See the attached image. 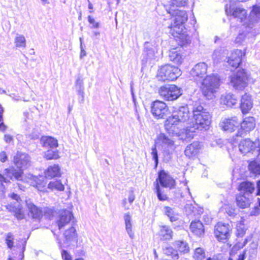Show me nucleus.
<instances>
[{"instance_id": "1", "label": "nucleus", "mask_w": 260, "mask_h": 260, "mask_svg": "<svg viewBox=\"0 0 260 260\" xmlns=\"http://www.w3.org/2000/svg\"><path fill=\"white\" fill-rule=\"evenodd\" d=\"M195 123L192 122L185 128L182 129V124L172 116L166 121V131L172 136H178L182 140H190L197 131H206L211 122V115L202 105L194 106L192 109Z\"/></svg>"}, {"instance_id": "2", "label": "nucleus", "mask_w": 260, "mask_h": 260, "mask_svg": "<svg viewBox=\"0 0 260 260\" xmlns=\"http://www.w3.org/2000/svg\"><path fill=\"white\" fill-rule=\"evenodd\" d=\"M188 0H170L168 4L164 6L167 12L175 17L174 23L167 27V32L174 37L181 38L183 34L184 24L187 20V15L185 11L179 10L177 8L184 6Z\"/></svg>"}, {"instance_id": "3", "label": "nucleus", "mask_w": 260, "mask_h": 260, "mask_svg": "<svg viewBox=\"0 0 260 260\" xmlns=\"http://www.w3.org/2000/svg\"><path fill=\"white\" fill-rule=\"evenodd\" d=\"M249 22L248 23H244L245 30L244 32H240L235 39V42L237 44H241L243 42H245L246 40H253V38L259 33V30L255 28H253L254 23L260 21V6H254L249 16Z\"/></svg>"}, {"instance_id": "4", "label": "nucleus", "mask_w": 260, "mask_h": 260, "mask_svg": "<svg viewBox=\"0 0 260 260\" xmlns=\"http://www.w3.org/2000/svg\"><path fill=\"white\" fill-rule=\"evenodd\" d=\"M220 85V79L217 75L207 76L202 83L201 89L205 96L211 98Z\"/></svg>"}, {"instance_id": "5", "label": "nucleus", "mask_w": 260, "mask_h": 260, "mask_svg": "<svg viewBox=\"0 0 260 260\" xmlns=\"http://www.w3.org/2000/svg\"><path fill=\"white\" fill-rule=\"evenodd\" d=\"M181 75V70L169 64L161 67L157 71V78L161 81H174Z\"/></svg>"}, {"instance_id": "6", "label": "nucleus", "mask_w": 260, "mask_h": 260, "mask_svg": "<svg viewBox=\"0 0 260 260\" xmlns=\"http://www.w3.org/2000/svg\"><path fill=\"white\" fill-rule=\"evenodd\" d=\"M231 85L237 90H243L248 84V75L244 69H240L230 77Z\"/></svg>"}, {"instance_id": "7", "label": "nucleus", "mask_w": 260, "mask_h": 260, "mask_svg": "<svg viewBox=\"0 0 260 260\" xmlns=\"http://www.w3.org/2000/svg\"><path fill=\"white\" fill-rule=\"evenodd\" d=\"M198 105H195V106ZM194 106V105L193 107ZM192 109L193 108H192L191 112H190L187 105L181 106L173 112L172 116L175 118L182 124L185 122H188L187 125H189L192 122L196 123L193 116Z\"/></svg>"}, {"instance_id": "8", "label": "nucleus", "mask_w": 260, "mask_h": 260, "mask_svg": "<svg viewBox=\"0 0 260 260\" xmlns=\"http://www.w3.org/2000/svg\"><path fill=\"white\" fill-rule=\"evenodd\" d=\"M160 96L165 100L172 101L177 100L181 94V89L175 85H168L160 87Z\"/></svg>"}, {"instance_id": "9", "label": "nucleus", "mask_w": 260, "mask_h": 260, "mask_svg": "<svg viewBox=\"0 0 260 260\" xmlns=\"http://www.w3.org/2000/svg\"><path fill=\"white\" fill-rule=\"evenodd\" d=\"M240 128L238 129L237 133L233 136L232 141H237L236 138L243 137L252 131L255 126V120L253 117L249 116L245 117L242 122H240Z\"/></svg>"}, {"instance_id": "10", "label": "nucleus", "mask_w": 260, "mask_h": 260, "mask_svg": "<svg viewBox=\"0 0 260 260\" xmlns=\"http://www.w3.org/2000/svg\"><path fill=\"white\" fill-rule=\"evenodd\" d=\"M9 196L14 201L6 206L7 209L9 212L14 213L15 216L18 219H23L24 214L22 210L21 200L20 197L15 193L10 194Z\"/></svg>"}, {"instance_id": "11", "label": "nucleus", "mask_w": 260, "mask_h": 260, "mask_svg": "<svg viewBox=\"0 0 260 260\" xmlns=\"http://www.w3.org/2000/svg\"><path fill=\"white\" fill-rule=\"evenodd\" d=\"M231 231V226L229 224L218 222L215 226V236L219 241L224 242L230 237Z\"/></svg>"}, {"instance_id": "12", "label": "nucleus", "mask_w": 260, "mask_h": 260, "mask_svg": "<svg viewBox=\"0 0 260 260\" xmlns=\"http://www.w3.org/2000/svg\"><path fill=\"white\" fill-rule=\"evenodd\" d=\"M240 121L237 116L223 118L221 120L219 126L224 131L232 133L235 131L240 125Z\"/></svg>"}, {"instance_id": "13", "label": "nucleus", "mask_w": 260, "mask_h": 260, "mask_svg": "<svg viewBox=\"0 0 260 260\" xmlns=\"http://www.w3.org/2000/svg\"><path fill=\"white\" fill-rule=\"evenodd\" d=\"M151 113L157 118H164L168 113V108L164 102L157 100L151 105Z\"/></svg>"}, {"instance_id": "14", "label": "nucleus", "mask_w": 260, "mask_h": 260, "mask_svg": "<svg viewBox=\"0 0 260 260\" xmlns=\"http://www.w3.org/2000/svg\"><path fill=\"white\" fill-rule=\"evenodd\" d=\"M156 182L164 187L170 189L174 188L175 186V180L164 170L159 172L155 183Z\"/></svg>"}, {"instance_id": "15", "label": "nucleus", "mask_w": 260, "mask_h": 260, "mask_svg": "<svg viewBox=\"0 0 260 260\" xmlns=\"http://www.w3.org/2000/svg\"><path fill=\"white\" fill-rule=\"evenodd\" d=\"M245 55V53L243 52L241 50L236 49L233 51L230 56L228 57L226 61L227 67H231V71L236 69L239 67L242 61V57Z\"/></svg>"}, {"instance_id": "16", "label": "nucleus", "mask_w": 260, "mask_h": 260, "mask_svg": "<svg viewBox=\"0 0 260 260\" xmlns=\"http://www.w3.org/2000/svg\"><path fill=\"white\" fill-rule=\"evenodd\" d=\"M14 162L19 169H25L30 166V157L26 153L18 152L14 156Z\"/></svg>"}, {"instance_id": "17", "label": "nucleus", "mask_w": 260, "mask_h": 260, "mask_svg": "<svg viewBox=\"0 0 260 260\" xmlns=\"http://www.w3.org/2000/svg\"><path fill=\"white\" fill-rule=\"evenodd\" d=\"M73 218V215L72 212L68 210H62L59 211L56 223L60 230L66 225L68 224Z\"/></svg>"}, {"instance_id": "18", "label": "nucleus", "mask_w": 260, "mask_h": 260, "mask_svg": "<svg viewBox=\"0 0 260 260\" xmlns=\"http://www.w3.org/2000/svg\"><path fill=\"white\" fill-rule=\"evenodd\" d=\"M256 143L247 139L241 141L239 145V151L244 155L247 153L253 154Z\"/></svg>"}, {"instance_id": "19", "label": "nucleus", "mask_w": 260, "mask_h": 260, "mask_svg": "<svg viewBox=\"0 0 260 260\" xmlns=\"http://www.w3.org/2000/svg\"><path fill=\"white\" fill-rule=\"evenodd\" d=\"M236 202L239 208L244 209L250 207L252 203L253 198L252 196L238 193L236 197Z\"/></svg>"}, {"instance_id": "20", "label": "nucleus", "mask_w": 260, "mask_h": 260, "mask_svg": "<svg viewBox=\"0 0 260 260\" xmlns=\"http://www.w3.org/2000/svg\"><path fill=\"white\" fill-rule=\"evenodd\" d=\"M207 68L205 62L198 63L192 69L190 74L194 77L203 78L207 74Z\"/></svg>"}, {"instance_id": "21", "label": "nucleus", "mask_w": 260, "mask_h": 260, "mask_svg": "<svg viewBox=\"0 0 260 260\" xmlns=\"http://www.w3.org/2000/svg\"><path fill=\"white\" fill-rule=\"evenodd\" d=\"M156 143L161 146V149L170 148L171 150L175 149L174 142L165 134L161 133L157 137Z\"/></svg>"}, {"instance_id": "22", "label": "nucleus", "mask_w": 260, "mask_h": 260, "mask_svg": "<svg viewBox=\"0 0 260 260\" xmlns=\"http://www.w3.org/2000/svg\"><path fill=\"white\" fill-rule=\"evenodd\" d=\"M255 189V185L253 182L250 181H243L238 186L239 193L244 195L252 196L251 194Z\"/></svg>"}, {"instance_id": "23", "label": "nucleus", "mask_w": 260, "mask_h": 260, "mask_svg": "<svg viewBox=\"0 0 260 260\" xmlns=\"http://www.w3.org/2000/svg\"><path fill=\"white\" fill-rule=\"evenodd\" d=\"M253 103L249 94L245 93L242 96L240 103V108L243 114H246L252 108Z\"/></svg>"}, {"instance_id": "24", "label": "nucleus", "mask_w": 260, "mask_h": 260, "mask_svg": "<svg viewBox=\"0 0 260 260\" xmlns=\"http://www.w3.org/2000/svg\"><path fill=\"white\" fill-rule=\"evenodd\" d=\"M63 235L65 239L64 242L67 243L68 246L77 242V234L74 227L72 226L66 230Z\"/></svg>"}, {"instance_id": "25", "label": "nucleus", "mask_w": 260, "mask_h": 260, "mask_svg": "<svg viewBox=\"0 0 260 260\" xmlns=\"http://www.w3.org/2000/svg\"><path fill=\"white\" fill-rule=\"evenodd\" d=\"M26 205L32 218L39 219L42 216V210L35 205L30 200H26Z\"/></svg>"}, {"instance_id": "26", "label": "nucleus", "mask_w": 260, "mask_h": 260, "mask_svg": "<svg viewBox=\"0 0 260 260\" xmlns=\"http://www.w3.org/2000/svg\"><path fill=\"white\" fill-rule=\"evenodd\" d=\"M75 87L79 97V102L83 103L84 101V87L83 83V79L81 77L78 76L77 77L75 83Z\"/></svg>"}, {"instance_id": "27", "label": "nucleus", "mask_w": 260, "mask_h": 260, "mask_svg": "<svg viewBox=\"0 0 260 260\" xmlns=\"http://www.w3.org/2000/svg\"><path fill=\"white\" fill-rule=\"evenodd\" d=\"M200 148V143L198 142H194L186 147L184 151L185 155L189 158L192 157L198 153Z\"/></svg>"}, {"instance_id": "28", "label": "nucleus", "mask_w": 260, "mask_h": 260, "mask_svg": "<svg viewBox=\"0 0 260 260\" xmlns=\"http://www.w3.org/2000/svg\"><path fill=\"white\" fill-rule=\"evenodd\" d=\"M190 229L194 234L198 236H201L204 233V226L200 220L192 221Z\"/></svg>"}, {"instance_id": "29", "label": "nucleus", "mask_w": 260, "mask_h": 260, "mask_svg": "<svg viewBox=\"0 0 260 260\" xmlns=\"http://www.w3.org/2000/svg\"><path fill=\"white\" fill-rule=\"evenodd\" d=\"M23 170L20 169L19 171H17L13 168H7L5 169L4 175L11 179L14 177L17 180H20L22 177Z\"/></svg>"}, {"instance_id": "30", "label": "nucleus", "mask_w": 260, "mask_h": 260, "mask_svg": "<svg viewBox=\"0 0 260 260\" xmlns=\"http://www.w3.org/2000/svg\"><path fill=\"white\" fill-rule=\"evenodd\" d=\"M169 58L171 61L177 64H180L183 60V55L180 51L173 49L170 51Z\"/></svg>"}, {"instance_id": "31", "label": "nucleus", "mask_w": 260, "mask_h": 260, "mask_svg": "<svg viewBox=\"0 0 260 260\" xmlns=\"http://www.w3.org/2000/svg\"><path fill=\"white\" fill-rule=\"evenodd\" d=\"M124 220L126 232L129 237L133 239L134 238L135 234L132 228V217L129 213H126L124 214Z\"/></svg>"}, {"instance_id": "32", "label": "nucleus", "mask_w": 260, "mask_h": 260, "mask_svg": "<svg viewBox=\"0 0 260 260\" xmlns=\"http://www.w3.org/2000/svg\"><path fill=\"white\" fill-rule=\"evenodd\" d=\"M159 235L162 240H170L173 237V232L170 226L164 225L160 227Z\"/></svg>"}, {"instance_id": "33", "label": "nucleus", "mask_w": 260, "mask_h": 260, "mask_svg": "<svg viewBox=\"0 0 260 260\" xmlns=\"http://www.w3.org/2000/svg\"><path fill=\"white\" fill-rule=\"evenodd\" d=\"M41 141L43 147L46 148H55L58 146L57 140L51 137H43Z\"/></svg>"}, {"instance_id": "34", "label": "nucleus", "mask_w": 260, "mask_h": 260, "mask_svg": "<svg viewBox=\"0 0 260 260\" xmlns=\"http://www.w3.org/2000/svg\"><path fill=\"white\" fill-rule=\"evenodd\" d=\"M47 178H53L60 176V168L57 165L49 166L45 173Z\"/></svg>"}, {"instance_id": "35", "label": "nucleus", "mask_w": 260, "mask_h": 260, "mask_svg": "<svg viewBox=\"0 0 260 260\" xmlns=\"http://www.w3.org/2000/svg\"><path fill=\"white\" fill-rule=\"evenodd\" d=\"M30 184L40 191L45 192L47 191L46 182L41 181L37 177H34V181L31 182Z\"/></svg>"}, {"instance_id": "36", "label": "nucleus", "mask_w": 260, "mask_h": 260, "mask_svg": "<svg viewBox=\"0 0 260 260\" xmlns=\"http://www.w3.org/2000/svg\"><path fill=\"white\" fill-rule=\"evenodd\" d=\"M165 214L169 218L171 222H174L179 219L178 214L174 210L170 207L166 206L164 208Z\"/></svg>"}, {"instance_id": "37", "label": "nucleus", "mask_w": 260, "mask_h": 260, "mask_svg": "<svg viewBox=\"0 0 260 260\" xmlns=\"http://www.w3.org/2000/svg\"><path fill=\"white\" fill-rule=\"evenodd\" d=\"M236 96L233 94H228L222 99V102L224 104L229 107H232L237 103Z\"/></svg>"}, {"instance_id": "38", "label": "nucleus", "mask_w": 260, "mask_h": 260, "mask_svg": "<svg viewBox=\"0 0 260 260\" xmlns=\"http://www.w3.org/2000/svg\"><path fill=\"white\" fill-rule=\"evenodd\" d=\"M227 51L224 49H216L214 51L212 55L213 62L217 63L222 60L224 55L226 54Z\"/></svg>"}, {"instance_id": "39", "label": "nucleus", "mask_w": 260, "mask_h": 260, "mask_svg": "<svg viewBox=\"0 0 260 260\" xmlns=\"http://www.w3.org/2000/svg\"><path fill=\"white\" fill-rule=\"evenodd\" d=\"M47 188L53 190L63 191L64 189V185L60 180H55L50 181L48 184Z\"/></svg>"}, {"instance_id": "40", "label": "nucleus", "mask_w": 260, "mask_h": 260, "mask_svg": "<svg viewBox=\"0 0 260 260\" xmlns=\"http://www.w3.org/2000/svg\"><path fill=\"white\" fill-rule=\"evenodd\" d=\"M56 239L58 244L59 248L61 249V254L62 259L63 260H72V257L71 254L67 250L62 248V243H61L60 240L58 239V237H56Z\"/></svg>"}, {"instance_id": "41", "label": "nucleus", "mask_w": 260, "mask_h": 260, "mask_svg": "<svg viewBox=\"0 0 260 260\" xmlns=\"http://www.w3.org/2000/svg\"><path fill=\"white\" fill-rule=\"evenodd\" d=\"M248 168L251 173L255 175L260 174V163L252 161L249 164Z\"/></svg>"}, {"instance_id": "42", "label": "nucleus", "mask_w": 260, "mask_h": 260, "mask_svg": "<svg viewBox=\"0 0 260 260\" xmlns=\"http://www.w3.org/2000/svg\"><path fill=\"white\" fill-rule=\"evenodd\" d=\"M15 45L17 47L25 48L26 46V40L25 37L21 35L17 34L15 38Z\"/></svg>"}, {"instance_id": "43", "label": "nucleus", "mask_w": 260, "mask_h": 260, "mask_svg": "<svg viewBox=\"0 0 260 260\" xmlns=\"http://www.w3.org/2000/svg\"><path fill=\"white\" fill-rule=\"evenodd\" d=\"M164 253L167 255L171 256L174 259H177L179 257L177 251L171 247H166L164 248Z\"/></svg>"}, {"instance_id": "44", "label": "nucleus", "mask_w": 260, "mask_h": 260, "mask_svg": "<svg viewBox=\"0 0 260 260\" xmlns=\"http://www.w3.org/2000/svg\"><path fill=\"white\" fill-rule=\"evenodd\" d=\"M176 245L178 250L181 252L186 253L189 251V247L186 242L183 241H177Z\"/></svg>"}, {"instance_id": "45", "label": "nucleus", "mask_w": 260, "mask_h": 260, "mask_svg": "<svg viewBox=\"0 0 260 260\" xmlns=\"http://www.w3.org/2000/svg\"><path fill=\"white\" fill-rule=\"evenodd\" d=\"M45 157L49 160L57 159L59 158L58 151L52 149L48 150L45 153Z\"/></svg>"}, {"instance_id": "46", "label": "nucleus", "mask_w": 260, "mask_h": 260, "mask_svg": "<svg viewBox=\"0 0 260 260\" xmlns=\"http://www.w3.org/2000/svg\"><path fill=\"white\" fill-rule=\"evenodd\" d=\"M164 155V160L165 162H169L172 158V154L175 149L171 150L170 148L162 149Z\"/></svg>"}, {"instance_id": "47", "label": "nucleus", "mask_w": 260, "mask_h": 260, "mask_svg": "<svg viewBox=\"0 0 260 260\" xmlns=\"http://www.w3.org/2000/svg\"><path fill=\"white\" fill-rule=\"evenodd\" d=\"M155 192L156 193V195L158 199L161 201H166L168 199V197L166 194L163 193L161 192V189L160 188V186L158 184V183L156 182L155 183Z\"/></svg>"}, {"instance_id": "48", "label": "nucleus", "mask_w": 260, "mask_h": 260, "mask_svg": "<svg viewBox=\"0 0 260 260\" xmlns=\"http://www.w3.org/2000/svg\"><path fill=\"white\" fill-rule=\"evenodd\" d=\"M193 257L196 260H203L205 257V253L204 250L200 247L196 248Z\"/></svg>"}, {"instance_id": "49", "label": "nucleus", "mask_w": 260, "mask_h": 260, "mask_svg": "<svg viewBox=\"0 0 260 260\" xmlns=\"http://www.w3.org/2000/svg\"><path fill=\"white\" fill-rule=\"evenodd\" d=\"M14 236L12 233H9L7 234L5 241L8 247L12 249L14 246Z\"/></svg>"}, {"instance_id": "50", "label": "nucleus", "mask_w": 260, "mask_h": 260, "mask_svg": "<svg viewBox=\"0 0 260 260\" xmlns=\"http://www.w3.org/2000/svg\"><path fill=\"white\" fill-rule=\"evenodd\" d=\"M225 210L226 213L231 216H234L237 214V209L232 205H227L225 206Z\"/></svg>"}, {"instance_id": "51", "label": "nucleus", "mask_w": 260, "mask_h": 260, "mask_svg": "<svg viewBox=\"0 0 260 260\" xmlns=\"http://www.w3.org/2000/svg\"><path fill=\"white\" fill-rule=\"evenodd\" d=\"M237 235L238 237H242L245 233L246 228L244 224L239 223L237 224Z\"/></svg>"}, {"instance_id": "52", "label": "nucleus", "mask_w": 260, "mask_h": 260, "mask_svg": "<svg viewBox=\"0 0 260 260\" xmlns=\"http://www.w3.org/2000/svg\"><path fill=\"white\" fill-rule=\"evenodd\" d=\"M151 154L154 160L155 167H156L158 164V156L155 145L152 147Z\"/></svg>"}, {"instance_id": "53", "label": "nucleus", "mask_w": 260, "mask_h": 260, "mask_svg": "<svg viewBox=\"0 0 260 260\" xmlns=\"http://www.w3.org/2000/svg\"><path fill=\"white\" fill-rule=\"evenodd\" d=\"M88 21L90 24H92L91 28H98L100 27V23L98 22H96L94 19L91 16H88Z\"/></svg>"}, {"instance_id": "54", "label": "nucleus", "mask_w": 260, "mask_h": 260, "mask_svg": "<svg viewBox=\"0 0 260 260\" xmlns=\"http://www.w3.org/2000/svg\"><path fill=\"white\" fill-rule=\"evenodd\" d=\"M250 216H257L260 215V208L258 206H255L249 212Z\"/></svg>"}, {"instance_id": "55", "label": "nucleus", "mask_w": 260, "mask_h": 260, "mask_svg": "<svg viewBox=\"0 0 260 260\" xmlns=\"http://www.w3.org/2000/svg\"><path fill=\"white\" fill-rule=\"evenodd\" d=\"M80 57L81 58H82L84 56L86 55V52L84 48L83 44H82V39L81 38H80Z\"/></svg>"}, {"instance_id": "56", "label": "nucleus", "mask_w": 260, "mask_h": 260, "mask_svg": "<svg viewBox=\"0 0 260 260\" xmlns=\"http://www.w3.org/2000/svg\"><path fill=\"white\" fill-rule=\"evenodd\" d=\"M8 159L7 155L5 151H2L0 152V161L4 162L6 161Z\"/></svg>"}, {"instance_id": "57", "label": "nucleus", "mask_w": 260, "mask_h": 260, "mask_svg": "<svg viewBox=\"0 0 260 260\" xmlns=\"http://www.w3.org/2000/svg\"><path fill=\"white\" fill-rule=\"evenodd\" d=\"M253 154L257 156L258 159L260 161V145L258 144V147L256 146V145H255V151Z\"/></svg>"}, {"instance_id": "58", "label": "nucleus", "mask_w": 260, "mask_h": 260, "mask_svg": "<svg viewBox=\"0 0 260 260\" xmlns=\"http://www.w3.org/2000/svg\"><path fill=\"white\" fill-rule=\"evenodd\" d=\"M135 199V196L134 194V192L133 191H131L129 192V196H128V202L131 204L133 203Z\"/></svg>"}, {"instance_id": "59", "label": "nucleus", "mask_w": 260, "mask_h": 260, "mask_svg": "<svg viewBox=\"0 0 260 260\" xmlns=\"http://www.w3.org/2000/svg\"><path fill=\"white\" fill-rule=\"evenodd\" d=\"M4 140L6 143H10L13 141V137L10 135H5Z\"/></svg>"}, {"instance_id": "60", "label": "nucleus", "mask_w": 260, "mask_h": 260, "mask_svg": "<svg viewBox=\"0 0 260 260\" xmlns=\"http://www.w3.org/2000/svg\"><path fill=\"white\" fill-rule=\"evenodd\" d=\"M250 257L254 258L256 256L257 254L256 250L249 249Z\"/></svg>"}, {"instance_id": "61", "label": "nucleus", "mask_w": 260, "mask_h": 260, "mask_svg": "<svg viewBox=\"0 0 260 260\" xmlns=\"http://www.w3.org/2000/svg\"><path fill=\"white\" fill-rule=\"evenodd\" d=\"M146 51L147 52V55L148 57L151 58L154 55V52L153 51H152L151 50H147V48L146 47Z\"/></svg>"}, {"instance_id": "62", "label": "nucleus", "mask_w": 260, "mask_h": 260, "mask_svg": "<svg viewBox=\"0 0 260 260\" xmlns=\"http://www.w3.org/2000/svg\"><path fill=\"white\" fill-rule=\"evenodd\" d=\"M258 246L257 242H252L250 244V249L256 250Z\"/></svg>"}, {"instance_id": "63", "label": "nucleus", "mask_w": 260, "mask_h": 260, "mask_svg": "<svg viewBox=\"0 0 260 260\" xmlns=\"http://www.w3.org/2000/svg\"><path fill=\"white\" fill-rule=\"evenodd\" d=\"M203 219L204 220L205 222L208 224L211 221V218L210 217H209L208 215H204L203 216Z\"/></svg>"}, {"instance_id": "64", "label": "nucleus", "mask_w": 260, "mask_h": 260, "mask_svg": "<svg viewBox=\"0 0 260 260\" xmlns=\"http://www.w3.org/2000/svg\"><path fill=\"white\" fill-rule=\"evenodd\" d=\"M257 189L256 196H260V180L257 182Z\"/></svg>"}]
</instances>
